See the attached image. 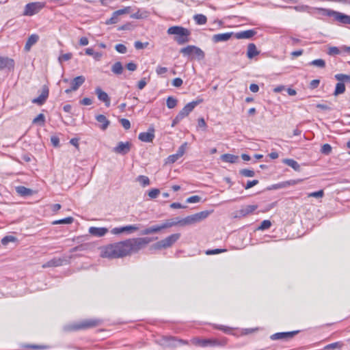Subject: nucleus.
<instances>
[{
    "label": "nucleus",
    "mask_w": 350,
    "mask_h": 350,
    "mask_svg": "<svg viewBox=\"0 0 350 350\" xmlns=\"http://www.w3.org/2000/svg\"><path fill=\"white\" fill-rule=\"evenodd\" d=\"M45 122V116L42 113L38 114L33 120V124H38L40 125H43Z\"/></svg>",
    "instance_id": "4c0bfd02"
},
{
    "label": "nucleus",
    "mask_w": 350,
    "mask_h": 350,
    "mask_svg": "<svg viewBox=\"0 0 350 350\" xmlns=\"http://www.w3.org/2000/svg\"><path fill=\"white\" fill-rule=\"evenodd\" d=\"M95 92L99 100L103 102L106 107L110 106V98L105 92L103 91L100 88H96Z\"/></svg>",
    "instance_id": "a211bd4d"
},
{
    "label": "nucleus",
    "mask_w": 350,
    "mask_h": 350,
    "mask_svg": "<svg viewBox=\"0 0 350 350\" xmlns=\"http://www.w3.org/2000/svg\"><path fill=\"white\" fill-rule=\"evenodd\" d=\"M345 91V85L343 83H338L336 85V89L334 91V96H338V94L344 93Z\"/></svg>",
    "instance_id": "c9c22d12"
},
{
    "label": "nucleus",
    "mask_w": 350,
    "mask_h": 350,
    "mask_svg": "<svg viewBox=\"0 0 350 350\" xmlns=\"http://www.w3.org/2000/svg\"><path fill=\"white\" fill-rule=\"evenodd\" d=\"M340 50L336 46H332L329 48L328 54L330 55H338Z\"/></svg>",
    "instance_id": "bf43d9fd"
},
{
    "label": "nucleus",
    "mask_w": 350,
    "mask_h": 350,
    "mask_svg": "<svg viewBox=\"0 0 350 350\" xmlns=\"http://www.w3.org/2000/svg\"><path fill=\"white\" fill-rule=\"evenodd\" d=\"M227 250L225 249H215V250H208L206 251V255H215L224 252H226Z\"/></svg>",
    "instance_id": "a18cd8bd"
},
{
    "label": "nucleus",
    "mask_w": 350,
    "mask_h": 350,
    "mask_svg": "<svg viewBox=\"0 0 350 350\" xmlns=\"http://www.w3.org/2000/svg\"><path fill=\"white\" fill-rule=\"evenodd\" d=\"M257 208L256 205H248L244 209H242V215H247L254 211H255Z\"/></svg>",
    "instance_id": "37998d69"
},
{
    "label": "nucleus",
    "mask_w": 350,
    "mask_h": 350,
    "mask_svg": "<svg viewBox=\"0 0 350 350\" xmlns=\"http://www.w3.org/2000/svg\"><path fill=\"white\" fill-rule=\"evenodd\" d=\"M116 50L120 53H126L127 51L126 47L122 44H116L115 46Z\"/></svg>",
    "instance_id": "8fccbe9b"
},
{
    "label": "nucleus",
    "mask_w": 350,
    "mask_h": 350,
    "mask_svg": "<svg viewBox=\"0 0 350 350\" xmlns=\"http://www.w3.org/2000/svg\"><path fill=\"white\" fill-rule=\"evenodd\" d=\"M73 218L72 217H68L62 219L55 220L52 222L53 224H70L73 221Z\"/></svg>",
    "instance_id": "e433bc0d"
},
{
    "label": "nucleus",
    "mask_w": 350,
    "mask_h": 350,
    "mask_svg": "<svg viewBox=\"0 0 350 350\" xmlns=\"http://www.w3.org/2000/svg\"><path fill=\"white\" fill-rule=\"evenodd\" d=\"M146 80L145 78H144L138 82L137 87L139 90H142L146 85Z\"/></svg>",
    "instance_id": "774afa93"
},
{
    "label": "nucleus",
    "mask_w": 350,
    "mask_h": 350,
    "mask_svg": "<svg viewBox=\"0 0 350 350\" xmlns=\"http://www.w3.org/2000/svg\"><path fill=\"white\" fill-rule=\"evenodd\" d=\"M161 225L163 229L171 228L172 226L179 225V219L177 221H175L174 219H168Z\"/></svg>",
    "instance_id": "7c9ffc66"
},
{
    "label": "nucleus",
    "mask_w": 350,
    "mask_h": 350,
    "mask_svg": "<svg viewBox=\"0 0 350 350\" xmlns=\"http://www.w3.org/2000/svg\"><path fill=\"white\" fill-rule=\"evenodd\" d=\"M150 228L152 234L161 231V230H163V228H161V225L153 226L150 227Z\"/></svg>",
    "instance_id": "338daca9"
},
{
    "label": "nucleus",
    "mask_w": 350,
    "mask_h": 350,
    "mask_svg": "<svg viewBox=\"0 0 350 350\" xmlns=\"http://www.w3.org/2000/svg\"><path fill=\"white\" fill-rule=\"evenodd\" d=\"M296 334V332H279L274 334L271 336V339L275 340H285L290 338H292L295 334Z\"/></svg>",
    "instance_id": "aec40b11"
},
{
    "label": "nucleus",
    "mask_w": 350,
    "mask_h": 350,
    "mask_svg": "<svg viewBox=\"0 0 350 350\" xmlns=\"http://www.w3.org/2000/svg\"><path fill=\"white\" fill-rule=\"evenodd\" d=\"M111 71L116 75H120L123 71V66L120 62H116L111 67Z\"/></svg>",
    "instance_id": "c85d7f7f"
},
{
    "label": "nucleus",
    "mask_w": 350,
    "mask_h": 350,
    "mask_svg": "<svg viewBox=\"0 0 350 350\" xmlns=\"http://www.w3.org/2000/svg\"><path fill=\"white\" fill-rule=\"evenodd\" d=\"M128 10L126 8L118 10L113 13L112 16L110 18L107 19L105 23L107 25L116 24L119 21V16L126 14Z\"/></svg>",
    "instance_id": "6ab92c4d"
},
{
    "label": "nucleus",
    "mask_w": 350,
    "mask_h": 350,
    "mask_svg": "<svg viewBox=\"0 0 350 350\" xmlns=\"http://www.w3.org/2000/svg\"><path fill=\"white\" fill-rule=\"evenodd\" d=\"M85 78L83 76H78L70 81V88L65 90L66 94L77 91L79 88L85 82Z\"/></svg>",
    "instance_id": "ddd939ff"
},
{
    "label": "nucleus",
    "mask_w": 350,
    "mask_h": 350,
    "mask_svg": "<svg viewBox=\"0 0 350 350\" xmlns=\"http://www.w3.org/2000/svg\"><path fill=\"white\" fill-rule=\"evenodd\" d=\"M191 342L198 347H215V346H220L222 345V343L216 340L213 338H194L191 340Z\"/></svg>",
    "instance_id": "423d86ee"
},
{
    "label": "nucleus",
    "mask_w": 350,
    "mask_h": 350,
    "mask_svg": "<svg viewBox=\"0 0 350 350\" xmlns=\"http://www.w3.org/2000/svg\"><path fill=\"white\" fill-rule=\"evenodd\" d=\"M16 191L21 196H29L31 194L32 191L30 189L26 188L23 186H20L16 188Z\"/></svg>",
    "instance_id": "2f4dec72"
},
{
    "label": "nucleus",
    "mask_w": 350,
    "mask_h": 350,
    "mask_svg": "<svg viewBox=\"0 0 350 350\" xmlns=\"http://www.w3.org/2000/svg\"><path fill=\"white\" fill-rule=\"evenodd\" d=\"M49 88L47 86L44 85L42 88L41 93L40 96L32 100V103L38 105H42L49 97Z\"/></svg>",
    "instance_id": "4468645a"
},
{
    "label": "nucleus",
    "mask_w": 350,
    "mask_h": 350,
    "mask_svg": "<svg viewBox=\"0 0 350 350\" xmlns=\"http://www.w3.org/2000/svg\"><path fill=\"white\" fill-rule=\"evenodd\" d=\"M14 67V61L8 57L0 56V70H12Z\"/></svg>",
    "instance_id": "2eb2a0df"
},
{
    "label": "nucleus",
    "mask_w": 350,
    "mask_h": 350,
    "mask_svg": "<svg viewBox=\"0 0 350 350\" xmlns=\"http://www.w3.org/2000/svg\"><path fill=\"white\" fill-rule=\"evenodd\" d=\"M187 145V144L185 142L178 148V150L176 154L178 157H179V158H180L185 154Z\"/></svg>",
    "instance_id": "49530a36"
},
{
    "label": "nucleus",
    "mask_w": 350,
    "mask_h": 350,
    "mask_svg": "<svg viewBox=\"0 0 350 350\" xmlns=\"http://www.w3.org/2000/svg\"><path fill=\"white\" fill-rule=\"evenodd\" d=\"M44 6V4L41 2H32L27 3L24 8V16H33L38 13Z\"/></svg>",
    "instance_id": "0eeeda50"
},
{
    "label": "nucleus",
    "mask_w": 350,
    "mask_h": 350,
    "mask_svg": "<svg viewBox=\"0 0 350 350\" xmlns=\"http://www.w3.org/2000/svg\"><path fill=\"white\" fill-rule=\"evenodd\" d=\"M138 138L144 142H152L154 138V129L151 126L147 132L140 133Z\"/></svg>",
    "instance_id": "dca6fc26"
},
{
    "label": "nucleus",
    "mask_w": 350,
    "mask_h": 350,
    "mask_svg": "<svg viewBox=\"0 0 350 350\" xmlns=\"http://www.w3.org/2000/svg\"><path fill=\"white\" fill-rule=\"evenodd\" d=\"M160 193V190L158 189H152L148 191V196L151 199L156 198Z\"/></svg>",
    "instance_id": "de8ad7c7"
},
{
    "label": "nucleus",
    "mask_w": 350,
    "mask_h": 350,
    "mask_svg": "<svg viewBox=\"0 0 350 350\" xmlns=\"http://www.w3.org/2000/svg\"><path fill=\"white\" fill-rule=\"evenodd\" d=\"M256 34L255 29L242 31V39H250Z\"/></svg>",
    "instance_id": "72a5a7b5"
},
{
    "label": "nucleus",
    "mask_w": 350,
    "mask_h": 350,
    "mask_svg": "<svg viewBox=\"0 0 350 350\" xmlns=\"http://www.w3.org/2000/svg\"><path fill=\"white\" fill-rule=\"evenodd\" d=\"M233 35L234 33L232 32L215 34L212 37V40L214 42H226ZM234 36L237 39L241 38V33H237L234 34Z\"/></svg>",
    "instance_id": "9b49d317"
},
{
    "label": "nucleus",
    "mask_w": 350,
    "mask_h": 350,
    "mask_svg": "<svg viewBox=\"0 0 350 350\" xmlns=\"http://www.w3.org/2000/svg\"><path fill=\"white\" fill-rule=\"evenodd\" d=\"M201 200V198L198 196H191L189 198H188L187 200H186V202L187 203H198Z\"/></svg>",
    "instance_id": "3c124183"
},
{
    "label": "nucleus",
    "mask_w": 350,
    "mask_h": 350,
    "mask_svg": "<svg viewBox=\"0 0 350 350\" xmlns=\"http://www.w3.org/2000/svg\"><path fill=\"white\" fill-rule=\"evenodd\" d=\"M202 102V99L194 100L187 103L177 114L181 120L189 116V114L194 109V108Z\"/></svg>",
    "instance_id": "1a4fd4ad"
},
{
    "label": "nucleus",
    "mask_w": 350,
    "mask_h": 350,
    "mask_svg": "<svg viewBox=\"0 0 350 350\" xmlns=\"http://www.w3.org/2000/svg\"><path fill=\"white\" fill-rule=\"evenodd\" d=\"M215 327L220 330H222L225 333H230L232 331V329L230 327H226L224 325H217L215 326Z\"/></svg>",
    "instance_id": "0e129e2a"
},
{
    "label": "nucleus",
    "mask_w": 350,
    "mask_h": 350,
    "mask_svg": "<svg viewBox=\"0 0 350 350\" xmlns=\"http://www.w3.org/2000/svg\"><path fill=\"white\" fill-rule=\"evenodd\" d=\"M150 239L136 238L109 244L101 249L103 258H119L137 252L150 242Z\"/></svg>",
    "instance_id": "f257e3e1"
},
{
    "label": "nucleus",
    "mask_w": 350,
    "mask_h": 350,
    "mask_svg": "<svg viewBox=\"0 0 350 350\" xmlns=\"http://www.w3.org/2000/svg\"><path fill=\"white\" fill-rule=\"evenodd\" d=\"M180 237V234H172L152 245L154 250L166 249L172 247Z\"/></svg>",
    "instance_id": "20e7f679"
},
{
    "label": "nucleus",
    "mask_w": 350,
    "mask_h": 350,
    "mask_svg": "<svg viewBox=\"0 0 350 350\" xmlns=\"http://www.w3.org/2000/svg\"><path fill=\"white\" fill-rule=\"evenodd\" d=\"M332 146L328 144H325L321 148V152L323 154L328 155L332 152Z\"/></svg>",
    "instance_id": "ea45409f"
},
{
    "label": "nucleus",
    "mask_w": 350,
    "mask_h": 350,
    "mask_svg": "<svg viewBox=\"0 0 350 350\" xmlns=\"http://www.w3.org/2000/svg\"><path fill=\"white\" fill-rule=\"evenodd\" d=\"M284 163L286 164L287 165L291 167L293 169H294L295 171H299L300 170V165L295 160L291 159H286L284 160Z\"/></svg>",
    "instance_id": "cd10ccee"
},
{
    "label": "nucleus",
    "mask_w": 350,
    "mask_h": 350,
    "mask_svg": "<svg viewBox=\"0 0 350 350\" xmlns=\"http://www.w3.org/2000/svg\"><path fill=\"white\" fill-rule=\"evenodd\" d=\"M335 78L339 81H348L350 82V75L345 74H337Z\"/></svg>",
    "instance_id": "a19ab883"
},
{
    "label": "nucleus",
    "mask_w": 350,
    "mask_h": 350,
    "mask_svg": "<svg viewBox=\"0 0 350 350\" xmlns=\"http://www.w3.org/2000/svg\"><path fill=\"white\" fill-rule=\"evenodd\" d=\"M193 19H194L195 22L196 23V24H198V25H204L207 21V18H206V16L201 14H196L193 16Z\"/></svg>",
    "instance_id": "c756f323"
},
{
    "label": "nucleus",
    "mask_w": 350,
    "mask_h": 350,
    "mask_svg": "<svg viewBox=\"0 0 350 350\" xmlns=\"http://www.w3.org/2000/svg\"><path fill=\"white\" fill-rule=\"evenodd\" d=\"M325 14L328 16H333L335 21L342 25H350L349 15L332 10H325Z\"/></svg>",
    "instance_id": "39448f33"
},
{
    "label": "nucleus",
    "mask_w": 350,
    "mask_h": 350,
    "mask_svg": "<svg viewBox=\"0 0 350 350\" xmlns=\"http://www.w3.org/2000/svg\"><path fill=\"white\" fill-rule=\"evenodd\" d=\"M96 120H97V122H98L99 123L101 124V125L100 126V128L102 130H105L109 124V121L107 119V118L104 115L100 114V115L96 116Z\"/></svg>",
    "instance_id": "b1692460"
},
{
    "label": "nucleus",
    "mask_w": 350,
    "mask_h": 350,
    "mask_svg": "<svg viewBox=\"0 0 350 350\" xmlns=\"http://www.w3.org/2000/svg\"><path fill=\"white\" fill-rule=\"evenodd\" d=\"M72 53H65V54L61 55L59 57L58 61L59 63H62V62H65V61H68V60L72 58Z\"/></svg>",
    "instance_id": "c03bdc74"
},
{
    "label": "nucleus",
    "mask_w": 350,
    "mask_h": 350,
    "mask_svg": "<svg viewBox=\"0 0 350 350\" xmlns=\"http://www.w3.org/2000/svg\"><path fill=\"white\" fill-rule=\"evenodd\" d=\"M211 212L204 211L179 219V226H189L199 223L208 217Z\"/></svg>",
    "instance_id": "7ed1b4c3"
},
{
    "label": "nucleus",
    "mask_w": 350,
    "mask_h": 350,
    "mask_svg": "<svg viewBox=\"0 0 350 350\" xmlns=\"http://www.w3.org/2000/svg\"><path fill=\"white\" fill-rule=\"evenodd\" d=\"M271 226V223L269 220H264L261 222L258 226V230H264L269 228Z\"/></svg>",
    "instance_id": "79ce46f5"
},
{
    "label": "nucleus",
    "mask_w": 350,
    "mask_h": 350,
    "mask_svg": "<svg viewBox=\"0 0 350 350\" xmlns=\"http://www.w3.org/2000/svg\"><path fill=\"white\" fill-rule=\"evenodd\" d=\"M178 103V100L173 96H168L166 100V105L169 109H174Z\"/></svg>",
    "instance_id": "473e14b6"
},
{
    "label": "nucleus",
    "mask_w": 350,
    "mask_h": 350,
    "mask_svg": "<svg viewBox=\"0 0 350 350\" xmlns=\"http://www.w3.org/2000/svg\"><path fill=\"white\" fill-rule=\"evenodd\" d=\"M183 81L180 78H175L172 82L174 87H180L183 85Z\"/></svg>",
    "instance_id": "e2e57ef3"
},
{
    "label": "nucleus",
    "mask_w": 350,
    "mask_h": 350,
    "mask_svg": "<svg viewBox=\"0 0 350 350\" xmlns=\"http://www.w3.org/2000/svg\"><path fill=\"white\" fill-rule=\"evenodd\" d=\"M324 196L323 190H319L318 191L309 193L308 194V197H314V198H322Z\"/></svg>",
    "instance_id": "09e8293b"
},
{
    "label": "nucleus",
    "mask_w": 350,
    "mask_h": 350,
    "mask_svg": "<svg viewBox=\"0 0 350 350\" xmlns=\"http://www.w3.org/2000/svg\"><path fill=\"white\" fill-rule=\"evenodd\" d=\"M167 33L177 36L175 40L178 44H183L189 41L188 36L190 35V31L183 27L173 26L167 29Z\"/></svg>",
    "instance_id": "f03ea898"
},
{
    "label": "nucleus",
    "mask_w": 350,
    "mask_h": 350,
    "mask_svg": "<svg viewBox=\"0 0 350 350\" xmlns=\"http://www.w3.org/2000/svg\"><path fill=\"white\" fill-rule=\"evenodd\" d=\"M131 144L130 142H120L117 144L116 147L113 148L112 150L115 153L124 155L127 154L131 150Z\"/></svg>",
    "instance_id": "f8f14e48"
},
{
    "label": "nucleus",
    "mask_w": 350,
    "mask_h": 350,
    "mask_svg": "<svg viewBox=\"0 0 350 350\" xmlns=\"http://www.w3.org/2000/svg\"><path fill=\"white\" fill-rule=\"evenodd\" d=\"M63 260L61 258H53L46 263L42 265L43 268L50 267H58L61 266L63 264Z\"/></svg>",
    "instance_id": "a878e982"
},
{
    "label": "nucleus",
    "mask_w": 350,
    "mask_h": 350,
    "mask_svg": "<svg viewBox=\"0 0 350 350\" xmlns=\"http://www.w3.org/2000/svg\"><path fill=\"white\" fill-rule=\"evenodd\" d=\"M342 346V344L340 342H334V343H332V344H329L328 345H327L325 349H337V348H340Z\"/></svg>",
    "instance_id": "6e6d98bb"
},
{
    "label": "nucleus",
    "mask_w": 350,
    "mask_h": 350,
    "mask_svg": "<svg viewBox=\"0 0 350 350\" xmlns=\"http://www.w3.org/2000/svg\"><path fill=\"white\" fill-rule=\"evenodd\" d=\"M242 175L247 177H252L254 176V172L250 170H242Z\"/></svg>",
    "instance_id": "680f3d73"
},
{
    "label": "nucleus",
    "mask_w": 350,
    "mask_h": 350,
    "mask_svg": "<svg viewBox=\"0 0 350 350\" xmlns=\"http://www.w3.org/2000/svg\"><path fill=\"white\" fill-rule=\"evenodd\" d=\"M179 158V157H178L176 155V154H172V155H170L167 158V163H175Z\"/></svg>",
    "instance_id": "4d7b16f0"
},
{
    "label": "nucleus",
    "mask_w": 350,
    "mask_h": 350,
    "mask_svg": "<svg viewBox=\"0 0 350 350\" xmlns=\"http://www.w3.org/2000/svg\"><path fill=\"white\" fill-rule=\"evenodd\" d=\"M137 181L143 187L148 186L150 183L149 178L143 175L139 176L137 178Z\"/></svg>",
    "instance_id": "f704fd0d"
},
{
    "label": "nucleus",
    "mask_w": 350,
    "mask_h": 350,
    "mask_svg": "<svg viewBox=\"0 0 350 350\" xmlns=\"http://www.w3.org/2000/svg\"><path fill=\"white\" fill-rule=\"evenodd\" d=\"M180 53L184 55H194L199 59H202L204 57V53L203 51L200 48L193 45H189L187 47L183 48L180 50Z\"/></svg>",
    "instance_id": "6e6552de"
},
{
    "label": "nucleus",
    "mask_w": 350,
    "mask_h": 350,
    "mask_svg": "<svg viewBox=\"0 0 350 350\" xmlns=\"http://www.w3.org/2000/svg\"><path fill=\"white\" fill-rule=\"evenodd\" d=\"M221 159L228 163H235L238 161L239 157L230 154H225L221 156Z\"/></svg>",
    "instance_id": "bb28decb"
},
{
    "label": "nucleus",
    "mask_w": 350,
    "mask_h": 350,
    "mask_svg": "<svg viewBox=\"0 0 350 350\" xmlns=\"http://www.w3.org/2000/svg\"><path fill=\"white\" fill-rule=\"evenodd\" d=\"M15 238L13 236H6L1 239V243L4 245H7L9 242H13Z\"/></svg>",
    "instance_id": "864d4df0"
},
{
    "label": "nucleus",
    "mask_w": 350,
    "mask_h": 350,
    "mask_svg": "<svg viewBox=\"0 0 350 350\" xmlns=\"http://www.w3.org/2000/svg\"><path fill=\"white\" fill-rule=\"evenodd\" d=\"M120 122H121V124L122 126L125 129H130L131 127V123L129 122V120L127 119H124V118H122L120 120Z\"/></svg>",
    "instance_id": "052dcab7"
},
{
    "label": "nucleus",
    "mask_w": 350,
    "mask_h": 350,
    "mask_svg": "<svg viewBox=\"0 0 350 350\" xmlns=\"http://www.w3.org/2000/svg\"><path fill=\"white\" fill-rule=\"evenodd\" d=\"M155 71H156V73L158 75H162L165 74L167 72V68L163 67V66H158L156 68V70Z\"/></svg>",
    "instance_id": "603ef678"
},
{
    "label": "nucleus",
    "mask_w": 350,
    "mask_h": 350,
    "mask_svg": "<svg viewBox=\"0 0 350 350\" xmlns=\"http://www.w3.org/2000/svg\"><path fill=\"white\" fill-rule=\"evenodd\" d=\"M39 40V36L37 34H31L28 38L26 44L25 45V50L26 51H29L31 46L34 45Z\"/></svg>",
    "instance_id": "412c9836"
},
{
    "label": "nucleus",
    "mask_w": 350,
    "mask_h": 350,
    "mask_svg": "<svg viewBox=\"0 0 350 350\" xmlns=\"http://www.w3.org/2000/svg\"><path fill=\"white\" fill-rule=\"evenodd\" d=\"M126 67L130 71H135L137 69V65L133 62L128 63Z\"/></svg>",
    "instance_id": "69168bd1"
},
{
    "label": "nucleus",
    "mask_w": 350,
    "mask_h": 350,
    "mask_svg": "<svg viewBox=\"0 0 350 350\" xmlns=\"http://www.w3.org/2000/svg\"><path fill=\"white\" fill-rule=\"evenodd\" d=\"M310 64L322 68L325 66V62L322 59H317L312 61Z\"/></svg>",
    "instance_id": "58836bf2"
},
{
    "label": "nucleus",
    "mask_w": 350,
    "mask_h": 350,
    "mask_svg": "<svg viewBox=\"0 0 350 350\" xmlns=\"http://www.w3.org/2000/svg\"><path fill=\"white\" fill-rule=\"evenodd\" d=\"M258 183V180H248L244 187L245 189H248L254 185H256Z\"/></svg>",
    "instance_id": "13d9d810"
},
{
    "label": "nucleus",
    "mask_w": 350,
    "mask_h": 350,
    "mask_svg": "<svg viewBox=\"0 0 350 350\" xmlns=\"http://www.w3.org/2000/svg\"><path fill=\"white\" fill-rule=\"evenodd\" d=\"M89 233L96 237H102L108 232V229L105 227L92 226L88 230Z\"/></svg>",
    "instance_id": "f3484780"
},
{
    "label": "nucleus",
    "mask_w": 350,
    "mask_h": 350,
    "mask_svg": "<svg viewBox=\"0 0 350 350\" xmlns=\"http://www.w3.org/2000/svg\"><path fill=\"white\" fill-rule=\"evenodd\" d=\"M301 182V180H291L285 181V182L278 183V184L274 185L273 187L275 189H280V188L286 187L291 186V185H295Z\"/></svg>",
    "instance_id": "393cba45"
},
{
    "label": "nucleus",
    "mask_w": 350,
    "mask_h": 350,
    "mask_svg": "<svg viewBox=\"0 0 350 350\" xmlns=\"http://www.w3.org/2000/svg\"><path fill=\"white\" fill-rule=\"evenodd\" d=\"M139 226L137 225H129L126 226L116 227L113 228L111 230V234H120L122 233H126L127 234H132L137 230H138Z\"/></svg>",
    "instance_id": "9d476101"
},
{
    "label": "nucleus",
    "mask_w": 350,
    "mask_h": 350,
    "mask_svg": "<svg viewBox=\"0 0 350 350\" xmlns=\"http://www.w3.org/2000/svg\"><path fill=\"white\" fill-rule=\"evenodd\" d=\"M98 323V321L97 320H85L81 322L80 324L77 325L75 328V329H86L89 327H94Z\"/></svg>",
    "instance_id": "5701e85b"
},
{
    "label": "nucleus",
    "mask_w": 350,
    "mask_h": 350,
    "mask_svg": "<svg viewBox=\"0 0 350 350\" xmlns=\"http://www.w3.org/2000/svg\"><path fill=\"white\" fill-rule=\"evenodd\" d=\"M259 53L260 51L257 49L256 45L254 43H250L248 44L246 55L249 59H252Z\"/></svg>",
    "instance_id": "4be33fe9"
},
{
    "label": "nucleus",
    "mask_w": 350,
    "mask_h": 350,
    "mask_svg": "<svg viewBox=\"0 0 350 350\" xmlns=\"http://www.w3.org/2000/svg\"><path fill=\"white\" fill-rule=\"evenodd\" d=\"M148 45V42H142L140 41H136L134 44V46L136 49H142L146 48Z\"/></svg>",
    "instance_id": "5fc2aeb1"
}]
</instances>
